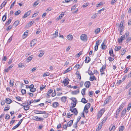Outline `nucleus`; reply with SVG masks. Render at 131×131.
<instances>
[{
    "mask_svg": "<svg viewBox=\"0 0 131 131\" xmlns=\"http://www.w3.org/2000/svg\"><path fill=\"white\" fill-rule=\"evenodd\" d=\"M98 46L95 45L94 47V51H96L98 50Z\"/></svg>",
    "mask_w": 131,
    "mask_h": 131,
    "instance_id": "nucleus-61",
    "label": "nucleus"
},
{
    "mask_svg": "<svg viewBox=\"0 0 131 131\" xmlns=\"http://www.w3.org/2000/svg\"><path fill=\"white\" fill-rule=\"evenodd\" d=\"M112 97L111 96H109L105 100L104 103V105H105L106 104L110 102L111 101Z\"/></svg>",
    "mask_w": 131,
    "mask_h": 131,
    "instance_id": "nucleus-4",
    "label": "nucleus"
},
{
    "mask_svg": "<svg viewBox=\"0 0 131 131\" xmlns=\"http://www.w3.org/2000/svg\"><path fill=\"white\" fill-rule=\"evenodd\" d=\"M125 104V102H123L120 106L119 108H121L122 109L123 107L124 106Z\"/></svg>",
    "mask_w": 131,
    "mask_h": 131,
    "instance_id": "nucleus-32",
    "label": "nucleus"
},
{
    "mask_svg": "<svg viewBox=\"0 0 131 131\" xmlns=\"http://www.w3.org/2000/svg\"><path fill=\"white\" fill-rule=\"evenodd\" d=\"M88 100L85 99L84 98H83L82 99L81 102L84 103H86L88 102Z\"/></svg>",
    "mask_w": 131,
    "mask_h": 131,
    "instance_id": "nucleus-25",
    "label": "nucleus"
},
{
    "mask_svg": "<svg viewBox=\"0 0 131 131\" xmlns=\"http://www.w3.org/2000/svg\"><path fill=\"white\" fill-rule=\"evenodd\" d=\"M88 73L90 75H92L94 73H92L91 71L90 70H88Z\"/></svg>",
    "mask_w": 131,
    "mask_h": 131,
    "instance_id": "nucleus-55",
    "label": "nucleus"
},
{
    "mask_svg": "<svg viewBox=\"0 0 131 131\" xmlns=\"http://www.w3.org/2000/svg\"><path fill=\"white\" fill-rule=\"evenodd\" d=\"M77 6V5H73L71 8V10H73L76 8V7Z\"/></svg>",
    "mask_w": 131,
    "mask_h": 131,
    "instance_id": "nucleus-60",
    "label": "nucleus"
},
{
    "mask_svg": "<svg viewBox=\"0 0 131 131\" xmlns=\"http://www.w3.org/2000/svg\"><path fill=\"white\" fill-rule=\"evenodd\" d=\"M34 22L33 21H30L28 24V26L29 27H30L33 24V23H34Z\"/></svg>",
    "mask_w": 131,
    "mask_h": 131,
    "instance_id": "nucleus-56",
    "label": "nucleus"
},
{
    "mask_svg": "<svg viewBox=\"0 0 131 131\" xmlns=\"http://www.w3.org/2000/svg\"><path fill=\"white\" fill-rule=\"evenodd\" d=\"M73 120H71L69 121L67 123V126L68 127H70L72 124Z\"/></svg>",
    "mask_w": 131,
    "mask_h": 131,
    "instance_id": "nucleus-15",
    "label": "nucleus"
},
{
    "mask_svg": "<svg viewBox=\"0 0 131 131\" xmlns=\"http://www.w3.org/2000/svg\"><path fill=\"white\" fill-rule=\"evenodd\" d=\"M72 108H71V107H70V111H71L72 113H74L75 115H77L78 113V112L77 109L76 108H74L73 109Z\"/></svg>",
    "mask_w": 131,
    "mask_h": 131,
    "instance_id": "nucleus-5",
    "label": "nucleus"
},
{
    "mask_svg": "<svg viewBox=\"0 0 131 131\" xmlns=\"http://www.w3.org/2000/svg\"><path fill=\"white\" fill-rule=\"evenodd\" d=\"M104 4V2H101L97 5L96 7H99L100 6Z\"/></svg>",
    "mask_w": 131,
    "mask_h": 131,
    "instance_id": "nucleus-42",
    "label": "nucleus"
},
{
    "mask_svg": "<svg viewBox=\"0 0 131 131\" xmlns=\"http://www.w3.org/2000/svg\"><path fill=\"white\" fill-rule=\"evenodd\" d=\"M109 53L111 57H113L115 56V54L113 53V50L112 48L109 51Z\"/></svg>",
    "mask_w": 131,
    "mask_h": 131,
    "instance_id": "nucleus-12",
    "label": "nucleus"
},
{
    "mask_svg": "<svg viewBox=\"0 0 131 131\" xmlns=\"http://www.w3.org/2000/svg\"><path fill=\"white\" fill-rule=\"evenodd\" d=\"M114 59V57H109L108 59L110 61H112Z\"/></svg>",
    "mask_w": 131,
    "mask_h": 131,
    "instance_id": "nucleus-41",
    "label": "nucleus"
},
{
    "mask_svg": "<svg viewBox=\"0 0 131 131\" xmlns=\"http://www.w3.org/2000/svg\"><path fill=\"white\" fill-rule=\"evenodd\" d=\"M64 15V14H63V13H62L61 14H60V15L57 18V19L58 20H59V19H61L63 17Z\"/></svg>",
    "mask_w": 131,
    "mask_h": 131,
    "instance_id": "nucleus-29",
    "label": "nucleus"
},
{
    "mask_svg": "<svg viewBox=\"0 0 131 131\" xmlns=\"http://www.w3.org/2000/svg\"><path fill=\"white\" fill-rule=\"evenodd\" d=\"M33 57V55H31V56L27 58V61L29 62L31 61Z\"/></svg>",
    "mask_w": 131,
    "mask_h": 131,
    "instance_id": "nucleus-30",
    "label": "nucleus"
},
{
    "mask_svg": "<svg viewBox=\"0 0 131 131\" xmlns=\"http://www.w3.org/2000/svg\"><path fill=\"white\" fill-rule=\"evenodd\" d=\"M67 38L68 40L71 41L72 40L73 37L72 35H69L67 36Z\"/></svg>",
    "mask_w": 131,
    "mask_h": 131,
    "instance_id": "nucleus-11",
    "label": "nucleus"
},
{
    "mask_svg": "<svg viewBox=\"0 0 131 131\" xmlns=\"http://www.w3.org/2000/svg\"><path fill=\"white\" fill-rule=\"evenodd\" d=\"M105 110L104 108L101 109L98 113L97 114V119L100 118L102 116V114L104 113Z\"/></svg>",
    "mask_w": 131,
    "mask_h": 131,
    "instance_id": "nucleus-1",
    "label": "nucleus"
},
{
    "mask_svg": "<svg viewBox=\"0 0 131 131\" xmlns=\"http://www.w3.org/2000/svg\"><path fill=\"white\" fill-rule=\"evenodd\" d=\"M131 40V37H128L127 38L126 40V42L127 43H128Z\"/></svg>",
    "mask_w": 131,
    "mask_h": 131,
    "instance_id": "nucleus-45",
    "label": "nucleus"
},
{
    "mask_svg": "<svg viewBox=\"0 0 131 131\" xmlns=\"http://www.w3.org/2000/svg\"><path fill=\"white\" fill-rule=\"evenodd\" d=\"M39 3V1H37L34 3L33 6L34 7H35L36 6L38 5Z\"/></svg>",
    "mask_w": 131,
    "mask_h": 131,
    "instance_id": "nucleus-27",
    "label": "nucleus"
},
{
    "mask_svg": "<svg viewBox=\"0 0 131 131\" xmlns=\"http://www.w3.org/2000/svg\"><path fill=\"white\" fill-rule=\"evenodd\" d=\"M21 13V11L20 10H18V11L16 12L15 13V15H18Z\"/></svg>",
    "mask_w": 131,
    "mask_h": 131,
    "instance_id": "nucleus-47",
    "label": "nucleus"
},
{
    "mask_svg": "<svg viewBox=\"0 0 131 131\" xmlns=\"http://www.w3.org/2000/svg\"><path fill=\"white\" fill-rule=\"evenodd\" d=\"M13 66H9V67L7 68L4 69L5 72H7L8 71L10 70V69L12 68Z\"/></svg>",
    "mask_w": 131,
    "mask_h": 131,
    "instance_id": "nucleus-19",
    "label": "nucleus"
},
{
    "mask_svg": "<svg viewBox=\"0 0 131 131\" xmlns=\"http://www.w3.org/2000/svg\"><path fill=\"white\" fill-rule=\"evenodd\" d=\"M37 40L36 39H35L33 40L30 43V46L32 47L34 46V45L36 43Z\"/></svg>",
    "mask_w": 131,
    "mask_h": 131,
    "instance_id": "nucleus-7",
    "label": "nucleus"
},
{
    "mask_svg": "<svg viewBox=\"0 0 131 131\" xmlns=\"http://www.w3.org/2000/svg\"><path fill=\"white\" fill-rule=\"evenodd\" d=\"M61 100L62 102L65 103L66 102V96H63L62 97L61 99Z\"/></svg>",
    "mask_w": 131,
    "mask_h": 131,
    "instance_id": "nucleus-36",
    "label": "nucleus"
},
{
    "mask_svg": "<svg viewBox=\"0 0 131 131\" xmlns=\"http://www.w3.org/2000/svg\"><path fill=\"white\" fill-rule=\"evenodd\" d=\"M122 110L121 108H119L118 109H117L116 112V113H117V115L119 114L120 112Z\"/></svg>",
    "mask_w": 131,
    "mask_h": 131,
    "instance_id": "nucleus-43",
    "label": "nucleus"
},
{
    "mask_svg": "<svg viewBox=\"0 0 131 131\" xmlns=\"http://www.w3.org/2000/svg\"><path fill=\"white\" fill-rule=\"evenodd\" d=\"M121 48V46H116L115 48V50L116 51H118Z\"/></svg>",
    "mask_w": 131,
    "mask_h": 131,
    "instance_id": "nucleus-22",
    "label": "nucleus"
},
{
    "mask_svg": "<svg viewBox=\"0 0 131 131\" xmlns=\"http://www.w3.org/2000/svg\"><path fill=\"white\" fill-rule=\"evenodd\" d=\"M10 116L8 114H6V116L5 117V118L6 119H8L10 118Z\"/></svg>",
    "mask_w": 131,
    "mask_h": 131,
    "instance_id": "nucleus-54",
    "label": "nucleus"
},
{
    "mask_svg": "<svg viewBox=\"0 0 131 131\" xmlns=\"http://www.w3.org/2000/svg\"><path fill=\"white\" fill-rule=\"evenodd\" d=\"M124 127L123 126H122L119 128V131H123L124 130Z\"/></svg>",
    "mask_w": 131,
    "mask_h": 131,
    "instance_id": "nucleus-50",
    "label": "nucleus"
},
{
    "mask_svg": "<svg viewBox=\"0 0 131 131\" xmlns=\"http://www.w3.org/2000/svg\"><path fill=\"white\" fill-rule=\"evenodd\" d=\"M31 12L30 10H29L27 12V13H26L23 16V18H24L28 16H29Z\"/></svg>",
    "mask_w": 131,
    "mask_h": 131,
    "instance_id": "nucleus-8",
    "label": "nucleus"
},
{
    "mask_svg": "<svg viewBox=\"0 0 131 131\" xmlns=\"http://www.w3.org/2000/svg\"><path fill=\"white\" fill-rule=\"evenodd\" d=\"M58 30H57L54 34H53V38H56L57 37L58 35Z\"/></svg>",
    "mask_w": 131,
    "mask_h": 131,
    "instance_id": "nucleus-18",
    "label": "nucleus"
},
{
    "mask_svg": "<svg viewBox=\"0 0 131 131\" xmlns=\"http://www.w3.org/2000/svg\"><path fill=\"white\" fill-rule=\"evenodd\" d=\"M86 90V89L85 88H84L82 90L81 93L82 95H84L85 94Z\"/></svg>",
    "mask_w": 131,
    "mask_h": 131,
    "instance_id": "nucleus-31",
    "label": "nucleus"
},
{
    "mask_svg": "<svg viewBox=\"0 0 131 131\" xmlns=\"http://www.w3.org/2000/svg\"><path fill=\"white\" fill-rule=\"evenodd\" d=\"M52 9V8L51 7H49L47 8L46 10V11L47 12H49Z\"/></svg>",
    "mask_w": 131,
    "mask_h": 131,
    "instance_id": "nucleus-63",
    "label": "nucleus"
},
{
    "mask_svg": "<svg viewBox=\"0 0 131 131\" xmlns=\"http://www.w3.org/2000/svg\"><path fill=\"white\" fill-rule=\"evenodd\" d=\"M10 106L9 105H7L4 108V111H8L9 109Z\"/></svg>",
    "mask_w": 131,
    "mask_h": 131,
    "instance_id": "nucleus-35",
    "label": "nucleus"
},
{
    "mask_svg": "<svg viewBox=\"0 0 131 131\" xmlns=\"http://www.w3.org/2000/svg\"><path fill=\"white\" fill-rule=\"evenodd\" d=\"M21 92L23 95L25 94L26 93V90L25 89H22L21 90Z\"/></svg>",
    "mask_w": 131,
    "mask_h": 131,
    "instance_id": "nucleus-49",
    "label": "nucleus"
},
{
    "mask_svg": "<svg viewBox=\"0 0 131 131\" xmlns=\"http://www.w3.org/2000/svg\"><path fill=\"white\" fill-rule=\"evenodd\" d=\"M90 58L89 57H86L85 62V63H88L90 60Z\"/></svg>",
    "mask_w": 131,
    "mask_h": 131,
    "instance_id": "nucleus-20",
    "label": "nucleus"
},
{
    "mask_svg": "<svg viewBox=\"0 0 131 131\" xmlns=\"http://www.w3.org/2000/svg\"><path fill=\"white\" fill-rule=\"evenodd\" d=\"M14 79H12L9 82V84L12 86L14 85Z\"/></svg>",
    "mask_w": 131,
    "mask_h": 131,
    "instance_id": "nucleus-23",
    "label": "nucleus"
},
{
    "mask_svg": "<svg viewBox=\"0 0 131 131\" xmlns=\"http://www.w3.org/2000/svg\"><path fill=\"white\" fill-rule=\"evenodd\" d=\"M91 104L90 103H87L85 106L84 108V110H88Z\"/></svg>",
    "mask_w": 131,
    "mask_h": 131,
    "instance_id": "nucleus-10",
    "label": "nucleus"
},
{
    "mask_svg": "<svg viewBox=\"0 0 131 131\" xmlns=\"http://www.w3.org/2000/svg\"><path fill=\"white\" fill-rule=\"evenodd\" d=\"M84 85L86 88H88L91 85L90 82L89 81H86Z\"/></svg>",
    "mask_w": 131,
    "mask_h": 131,
    "instance_id": "nucleus-9",
    "label": "nucleus"
},
{
    "mask_svg": "<svg viewBox=\"0 0 131 131\" xmlns=\"http://www.w3.org/2000/svg\"><path fill=\"white\" fill-rule=\"evenodd\" d=\"M90 80L91 81H93L94 80H96V77L94 76H93L92 77H90Z\"/></svg>",
    "mask_w": 131,
    "mask_h": 131,
    "instance_id": "nucleus-26",
    "label": "nucleus"
},
{
    "mask_svg": "<svg viewBox=\"0 0 131 131\" xmlns=\"http://www.w3.org/2000/svg\"><path fill=\"white\" fill-rule=\"evenodd\" d=\"M29 107L28 106V105H25L24 106V109L26 111L29 110Z\"/></svg>",
    "mask_w": 131,
    "mask_h": 131,
    "instance_id": "nucleus-46",
    "label": "nucleus"
},
{
    "mask_svg": "<svg viewBox=\"0 0 131 131\" xmlns=\"http://www.w3.org/2000/svg\"><path fill=\"white\" fill-rule=\"evenodd\" d=\"M7 59V58L6 57V56H4L2 59V61H6Z\"/></svg>",
    "mask_w": 131,
    "mask_h": 131,
    "instance_id": "nucleus-62",
    "label": "nucleus"
},
{
    "mask_svg": "<svg viewBox=\"0 0 131 131\" xmlns=\"http://www.w3.org/2000/svg\"><path fill=\"white\" fill-rule=\"evenodd\" d=\"M12 19V17H10L8 20L7 21L6 23V24L7 25H8L9 24L11 23Z\"/></svg>",
    "mask_w": 131,
    "mask_h": 131,
    "instance_id": "nucleus-21",
    "label": "nucleus"
},
{
    "mask_svg": "<svg viewBox=\"0 0 131 131\" xmlns=\"http://www.w3.org/2000/svg\"><path fill=\"white\" fill-rule=\"evenodd\" d=\"M102 49H105L106 48V46L104 45V42H103L101 45Z\"/></svg>",
    "mask_w": 131,
    "mask_h": 131,
    "instance_id": "nucleus-24",
    "label": "nucleus"
},
{
    "mask_svg": "<svg viewBox=\"0 0 131 131\" xmlns=\"http://www.w3.org/2000/svg\"><path fill=\"white\" fill-rule=\"evenodd\" d=\"M59 105V104L58 102H54L52 104V106L54 108H56Z\"/></svg>",
    "mask_w": 131,
    "mask_h": 131,
    "instance_id": "nucleus-17",
    "label": "nucleus"
},
{
    "mask_svg": "<svg viewBox=\"0 0 131 131\" xmlns=\"http://www.w3.org/2000/svg\"><path fill=\"white\" fill-rule=\"evenodd\" d=\"M123 22L122 21L121 23L119 25V31L120 32H122L123 31L124 27L123 26Z\"/></svg>",
    "mask_w": 131,
    "mask_h": 131,
    "instance_id": "nucleus-6",
    "label": "nucleus"
},
{
    "mask_svg": "<svg viewBox=\"0 0 131 131\" xmlns=\"http://www.w3.org/2000/svg\"><path fill=\"white\" fill-rule=\"evenodd\" d=\"M72 101L73 103H77V101L75 98H73L72 99Z\"/></svg>",
    "mask_w": 131,
    "mask_h": 131,
    "instance_id": "nucleus-52",
    "label": "nucleus"
},
{
    "mask_svg": "<svg viewBox=\"0 0 131 131\" xmlns=\"http://www.w3.org/2000/svg\"><path fill=\"white\" fill-rule=\"evenodd\" d=\"M106 70V66H102V68L100 69L101 74L102 75L103 74H105V72Z\"/></svg>",
    "mask_w": 131,
    "mask_h": 131,
    "instance_id": "nucleus-3",
    "label": "nucleus"
},
{
    "mask_svg": "<svg viewBox=\"0 0 131 131\" xmlns=\"http://www.w3.org/2000/svg\"><path fill=\"white\" fill-rule=\"evenodd\" d=\"M12 27V26L11 25H10L7 27L6 30L7 31H8L10 29H11Z\"/></svg>",
    "mask_w": 131,
    "mask_h": 131,
    "instance_id": "nucleus-59",
    "label": "nucleus"
},
{
    "mask_svg": "<svg viewBox=\"0 0 131 131\" xmlns=\"http://www.w3.org/2000/svg\"><path fill=\"white\" fill-rule=\"evenodd\" d=\"M36 91V89L35 88H31L30 89V92H35Z\"/></svg>",
    "mask_w": 131,
    "mask_h": 131,
    "instance_id": "nucleus-53",
    "label": "nucleus"
},
{
    "mask_svg": "<svg viewBox=\"0 0 131 131\" xmlns=\"http://www.w3.org/2000/svg\"><path fill=\"white\" fill-rule=\"evenodd\" d=\"M27 32H25L23 36V38H25L27 36Z\"/></svg>",
    "mask_w": 131,
    "mask_h": 131,
    "instance_id": "nucleus-40",
    "label": "nucleus"
},
{
    "mask_svg": "<svg viewBox=\"0 0 131 131\" xmlns=\"http://www.w3.org/2000/svg\"><path fill=\"white\" fill-rule=\"evenodd\" d=\"M100 41H101L100 40H97L96 41L95 45L98 46L100 44L101 42H100Z\"/></svg>",
    "mask_w": 131,
    "mask_h": 131,
    "instance_id": "nucleus-64",
    "label": "nucleus"
},
{
    "mask_svg": "<svg viewBox=\"0 0 131 131\" xmlns=\"http://www.w3.org/2000/svg\"><path fill=\"white\" fill-rule=\"evenodd\" d=\"M126 111V108H124L121 113V117H124L125 116Z\"/></svg>",
    "mask_w": 131,
    "mask_h": 131,
    "instance_id": "nucleus-14",
    "label": "nucleus"
},
{
    "mask_svg": "<svg viewBox=\"0 0 131 131\" xmlns=\"http://www.w3.org/2000/svg\"><path fill=\"white\" fill-rule=\"evenodd\" d=\"M100 31V28H97L95 30L94 32L96 34H97L98 32H99Z\"/></svg>",
    "mask_w": 131,
    "mask_h": 131,
    "instance_id": "nucleus-37",
    "label": "nucleus"
},
{
    "mask_svg": "<svg viewBox=\"0 0 131 131\" xmlns=\"http://www.w3.org/2000/svg\"><path fill=\"white\" fill-rule=\"evenodd\" d=\"M6 15H4L2 18V20L3 21H5L6 19Z\"/></svg>",
    "mask_w": 131,
    "mask_h": 131,
    "instance_id": "nucleus-48",
    "label": "nucleus"
},
{
    "mask_svg": "<svg viewBox=\"0 0 131 131\" xmlns=\"http://www.w3.org/2000/svg\"><path fill=\"white\" fill-rule=\"evenodd\" d=\"M131 107V103H129L128 105V106L127 110V112H129Z\"/></svg>",
    "mask_w": 131,
    "mask_h": 131,
    "instance_id": "nucleus-33",
    "label": "nucleus"
},
{
    "mask_svg": "<svg viewBox=\"0 0 131 131\" xmlns=\"http://www.w3.org/2000/svg\"><path fill=\"white\" fill-rule=\"evenodd\" d=\"M38 118V117L37 116H33L32 117V119L36 121H37V118Z\"/></svg>",
    "mask_w": 131,
    "mask_h": 131,
    "instance_id": "nucleus-57",
    "label": "nucleus"
},
{
    "mask_svg": "<svg viewBox=\"0 0 131 131\" xmlns=\"http://www.w3.org/2000/svg\"><path fill=\"white\" fill-rule=\"evenodd\" d=\"M78 123L76 122L74 124H73V127L74 128L77 129Z\"/></svg>",
    "mask_w": 131,
    "mask_h": 131,
    "instance_id": "nucleus-51",
    "label": "nucleus"
},
{
    "mask_svg": "<svg viewBox=\"0 0 131 131\" xmlns=\"http://www.w3.org/2000/svg\"><path fill=\"white\" fill-rule=\"evenodd\" d=\"M88 5L89 3L88 2H87L86 3H84L82 6L83 7H85L87 6Z\"/></svg>",
    "mask_w": 131,
    "mask_h": 131,
    "instance_id": "nucleus-58",
    "label": "nucleus"
},
{
    "mask_svg": "<svg viewBox=\"0 0 131 131\" xmlns=\"http://www.w3.org/2000/svg\"><path fill=\"white\" fill-rule=\"evenodd\" d=\"M12 102V101L9 98H7L6 99L5 102L7 104H10Z\"/></svg>",
    "mask_w": 131,
    "mask_h": 131,
    "instance_id": "nucleus-16",
    "label": "nucleus"
},
{
    "mask_svg": "<svg viewBox=\"0 0 131 131\" xmlns=\"http://www.w3.org/2000/svg\"><path fill=\"white\" fill-rule=\"evenodd\" d=\"M45 52L44 51H41V52L38 55V56L39 57H42L44 54Z\"/></svg>",
    "mask_w": 131,
    "mask_h": 131,
    "instance_id": "nucleus-28",
    "label": "nucleus"
},
{
    "mask_svg": "<svg viewBox=\"0 0 131 131\" xmlns=\"http://www.w3.org/2000/svg\"><path fill=\"white\" fill-rule=\"evenodd\" d=\"M107 117H105L104 118V119L101 122V123H102L103 124V123H105L106 121V120L107 119Z\"/></svg>",
    "mask_w": 131,
    "mask_h": 131,
    "instance_id": "nucleus-44",
    "label": "nucleus"
},
{
    "mask_svg": "<svg viewBox=\"0 0 131 131\" xmlns=\"http://www.w3.org/2000/svg\"><path fill=\"white\" fill-rule=\"evenodd\" d=\"M80 39L83 41H86L87 40L88 37L86 35L83 34L80 36Z\"/></svg>",
    "mask_w": 131,
    "mask_h": 131,
    "instance_id": "nucleus-2",
    "label": "nucleus"
},
{
    "mask_svg": "<svg viewBox=\"0 0 131 131\" xmlns=\"http://www.w3.org/2000/svg\"><path fill=\"white\" fill-rule=\"evenodd\" d=\"M19 23V21H16L14 23L13 25L15 26V27H16L17 26Z\"/></svg>",
    "mask_w": 131,
    "mask_h": 131,
    "instance_id": "nucleus-39",
    "label": "nucleus"
},
{
    "mask_svg": "<svg viewBox=\"0 0 131 131\" xmlns=\"http://www.w3.org/2000/svg\"><path fill=\"white\" fill-rule=\"evenodd\" d=\"M50 75V73L48 72H47L44 73L43 75V77H45L49 76Z\"/></svg>",
    "mask_w": 131,
    "mask_h": 131,
    "instance_id": "nucleus-38",
    "label": "nucleus"
},
{
    "mask_svg": "<svg viewBox=\"0 0 131 131\" xmlns=\"http://www.w3.org/2000/svg\"><path fill=\"white\" fill-rule=\"evenodd\" d=\"M61 81L63 83H64V86H66V78H65V77H64L63 79V80L61 79Z\"/></svg>",
    "mask_w": 131,
    "mask_h": 131,
    "instance_id": "nucleus-34",
    "label": "nucleus"
},
{
    "mask_svg": "<svg viewBox=\"0 0 131 131\" xmlns=\"http://www.w3.org/2000/svg\"><path fill=\"white\" fill-rule=\"evenodd\" d=\"M79 92V90L77 89V90L72 91L71 92V94L73 95H76L78 94Z\"/></svg>",
    "mask_w": 131,
    "mask_h": 131,
    "instance_id": "nucleus-13",
    "label": "nucleus"
}]
</instances>
